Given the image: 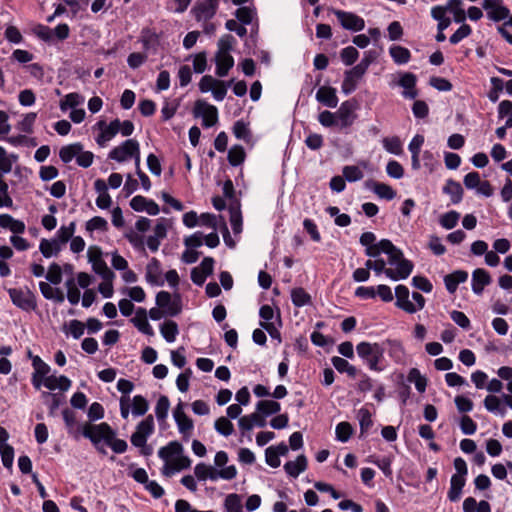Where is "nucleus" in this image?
<instances>
[{
    "label": "nucleus",
    "mask_w": 512,
    "mask_h": 512,
    "mask_svg": "<svg viewBox=\"0 0 512 512\" xmlns=\"http://www.w3.org/2000/svg\"><path fill=\"white\" fill-rule=\"evenodd\" d=\"M443 192L450 196L453 204L461 202L463 197V188L459 182L449 179L443 187Z\"/></svg>",
    "instance_id": "cd10ccee"
},
{
    "label": "nucleus",
    "mask_w": 512,
    "mask_h": 512,
    "mask_svg": "<svg viewBox=\"0 0 512 512\" xmlns=\"http://www.w3.org/2000/svg\"><path fill=\"white\" fill-rule=\"evenodd\" d=\"M0 455L3 466L11 469L14 461V448L11 445L1 446Z\"/></svg>",
    "instance_id": "680f3d73"
},
{
    "label": "nucleus",
    "mask_w": 512,
    "mask_h": 512,
    "mask_svg": "<svg viewBox=\"0 0 512 512\" xmlns=\"http://www.w3.org/2000/svg\"><path fill=\"white\" fill-rule=\"evenodd\" d=\"M376 56L374 52L368 51L364 53L362 60L355 66L354 74H365L369 66L373 63Z\"/></svg>",
    "instance_id": "6e6d98bb"
},
{
    "label": "nucleus",
    "mask_w": 512,
    "mask_h": 512,
    "mask_svg": "<svg viewBox=\"0 0 512 512\" xmlns=\"http://www.w3.org/2000/svg\"><path fill=\"white\" fill-rule=\"evenodd\" d=\"M492 281L490 274L482 268H477L472 273V291L481 295L485 286L489 285Z\"/></svg>",
    "instance_id": "f3484780"
},
{
    "label": "nucleus",
    "mask_w": 512,
    "mask_h": 512,
    "mask_svg": "<svg viewBox=\"0 0 512 512\" xmlns=\"http://www.w3.org/2000/svg\"><path fill=\"white\" fill-rule=\"evenodd\" d=\"M75 222H71L68 226H62L57 231V240L62 244L67 243L70 239H72L73 234L75 232Z\"/></svg>",
    "instance_id": "5fc2aeb1"
},
{
    "label": "nucleus",
    "mask_w": 512,
    "mask_h": 512,
    "mask_svg": "<svg viewBox=\"0 0 512 512\" xmlns=\"http://www.w3.org/2000/svg\"><path fill=\"white\" fill-rule=\"evenodd\" d=\"M173 416L175 422L177 424L179 432L183 435L185 439H187L191 431L194 428V424L191 418H189L184 412V403L179 402L177 406L174 408Z\"/></svg>",
    "instance_id": "9d476101"
},
{
    "label": "nucleus",
    "mask_w": 512,
    "mask_h": 512,
    "mask_svg": "<svg viewBox=\"0 0 512 512\" xmlns=\"http://www.w3.org/2000/svg\"><path fill=\"white\" fill-rule=\"evenodd\" d=\"M358 56H359V52L353 46H348V47L342 49L341 53H340L342 62L347 66L354 64L356 62V60L358 59Z\"/></svg>",
    "instance_id": "13d9d810"
},
{
    "label": "nucleus",
    "mask_w": 512,
    "mask_h": 512,
    "mask_svg": "<svg viewBox=\"0 0 512 512\" xmlns=\"http://www.w3.org/2000/svg\"><path fill=\"white\" fill-rule=\"evenodd\" d=\"M135 432L148 438L154 432V418L148 415L144 420L138 423Z\"/></svg>",
    "instance_id": "603ef678"
},
{
    "label": "nucleus",
    "mask_w": 512,
    "mask_h": 512,
    "mask_svg": "<svg viewBox=\"0 0 512 512\" xmlns=\"http://www.w3.org/2000/svg\"><path fill=\"white\" fill-rule=\"evenodd\" d=\"M215 430L225 436L228 437L234 432V426L231 421L226 417L218 418L214 423Z\"/></svg>",
    "instance_id": "49530a36"
},
{
    "label": "nucleus",
    "mask_w": 512,
    "mask_h": 512,
    "mask_svg": "<svg viewBox=\"0 0 512 512\" xmlns=\"http://www.w3.org/2000/svg\"><path fill=\"white\" fill-rule=\"evenodd\" d=\"M342 172L343 177L349 182H356L363 178V172L355 165L345 166Z\"/></svg>",
    "instance_id": "052dcab7"
},
{
    "label": "nucleus",
    "mask_w": 512,
    "mask_h": 512,
    "mask_svg": "<svg viewBox=\"0 0 512 512\" xmlns=\"http://www.w3.org/2000/svg\"><path fill=\"white\" fill-rule=\"evenodd\" d=\"M63 420L69 434H74L76 431L81 432L82 427L77 424L76 413L68 408L62 411Z\"/></svg>",
    "instance_id": "e433bc0d"
},
{
    "label": "nucleus",
    "mask_w": 512,
    "mask_h": 512,
    "mask_svg": "<svg viewBox=\"0 0 512 512\" xmlns=\"http://www.w3.org/2000/svg\"><path fill=\"white\" fill-rule=\"evenodd\" d=\"M459 218L460 214L452 210L441 216L440 224L445 229H452L457 225Z\"/></svg>",
    "instance_id": "4d7b16f0"
},
{
    "label": "nucleus",
    "mask_w": 512,
    "mask_h": 512,
    "mask_svg": "<svg viewBox=\"0 0 512 512\" xmlns=\"http://www.w3.org/2000/svg\"><path fill=\"white\" fill-rule=\"evenodd\" d=\"M216 74L225 77L234 65V59L229 53L216 54Z\"/></svg>",
    "instance_id": "b1692460"
},
{
    "label": "nucleus",
    "mask_w": 512,
    "mask_h": 512,
    "mask_svg": "<svg viewBox=\"0 0 512 512\" xmlns=\"http://www.w3.org/2000/svg\"><path fill=\"white\" fill-rule=\"evenodd\" d=\"M370 188L379 198L392 200L396 197V191L388 184L382 182H372Z\"/></svg>",
    "instance_id": "2f4dec72"
},
{
    "label": "nucleus",
    "mask_w": 512,
    "mask_h": 512,
    "mask_svg": "<svg viewBox=\"0 0 512 512\" xmlns=\"http://www.w3.org/2000/svg\"><path fill=\"white\" fill-rule=\"evenodd\" d=\"M39 250L45 258H50L58 255L61 251V246L57 239H42L40 241Z\"/></svg>",
    "instance_id": "c85d7f7f"
},
{
    "label": "nucleus",
    "mask_w": 512,
    "mask_h": 512,
    "mask_svg": "<svg viewBox=\"0 0 512 512\" xmlns=\"http://www.w3.org/2000/svg\"><path fill=\"white\" fill-rule=\"evenodd\" d=\"M291 300L294 306L303 307L311 303V296L301 287L291 291Z\"/></svg>",
    "instance_id": "58836bf2"
},
{
    "label": "nucleus",
    "mask_w": 512,
    "mask_h": 512,
    "mask_svg": "<svg viewBox=\"0 0 512 512\" xmlns=\"http://www.w3.org/2000/svg\"><path fill=\"white\" fill-rule=\"evenodd\" d=\"M380 254L384 253L388 256V263L390 265H396L400 267L404 261H409L404 258V254L401 249L397 248L389 239H382L379 241Z\"/></svg>",
    "instance_id": "9b49d317"
},
{
    "label": "nucleus",
    "mask_w": 512,
    "mask_h": 512,
    "mask_svg": "<svg viewBox=\"0 0 512 512\" xmlns=\"http://www.w3.org/2000/svg\"><path fill=\"white\" fill-rule=\"evenodd\" d=\"M386 172L391 178L394 179H401L404 175V169L402 165L395 160H390L387 163Z\"/></svg>",
    "instance_id": "69168bd1"
},
{
    "label": "nucleus",
    "mask_w": 512,
    "mask_h": 512,
    "mask_svg": "<svg viewBox=\"0 0 512 512\" xmlns=\"http://www.w3.org/2000/svg\"><path fill=\"white\" fill-rule=\"evenodd\" d=\"M358 420L360 425V435L366 433L373 425L372 416L368 409L361 408L358 411Z\"/></svg>",
    "instance_id": "a18cd8bd"
},
{
    "label": "nucleus",
    "mask_w": 512,
    "mask_h": 512,
    "mask_svg": "<svg viewBox=\"0 0 512 512\" xmlns=\"http://www.w3.org/2000/svg\"><path fill=\"white\" fill-rule=\"evenodd\" d=\"M67 287V298L70 304L76 305L80 300V291L76 287L75 281L73 278H70L66 281Z\"/></svg>",
    "instance_id": "0e129e2a"
},
{
    "label": "nucleus",
    "mask_w": 512,
    "mask_h": 512,
    "mask_svg": "<svg viewBox=\"0 0 512 512\" xmlns=\"http://www.w3.org/2000/svg\"><path fill=\"white\" fill-rule=\"evenodd\" d=\"M354 110L355 105L353 101L346 100L341 103L340 107L335 112L341 128L350 127L354 123L356 119V114H354Z\"/></svg>",
    "instance_id": "f8f14e48"
},
{
    "label": "nucleus",
    "mask_w": 512,
    "mask_h": 512,
    "mask_svg": "<svg viewBox=\"0 0 512 512\" xmlns=\"http://www.w3.org/2000/svg\"><path fill=\"white\" fill-rule=\"evenodd\" d=\"M140 41L142 42L143 49L145 51H149L151 49L156 51L157 46L159 45L158 35L149 28L142 29Z\"/></svg>",
    "instance_id": "c756f323"
},
{
    "label": "nucleus",
    "mask_w": 512,
    "mask_h": 512,
    "mask_svg": "<svg viewBox=\"0 0 512 512\" xmlns=\"http://www.w3.org/2000/svg\"><path fill=\"white\" fill-rule=\"evenodd\" d=\"M140 151L139 142L135 139H127L121 145L113 148L109 152V159L117 162H125L129 158H133Z\"/></svg>",
    "instance_id": "0eeeda50"
},
{
    "label": "nucleus",
    "mask_w": 512,
    "mask_h": 512,
    "mask_svg": "<svg viewBox=\"0 0 512 512\" xmlns=\"http://www.w3.org/2000/svg\"><path fill=\"white\" fill-rule=\"evenodd\" d=\"M46 279L54 285H58L62 281V269L57 263H52L49 266L48 272L46 274Z\"/></svg>",
    "instance_id": "e2e57ef3"
},
{
    "label": "nucleus",
    "mask_w": 512,
    "mask_h": 512,
    "mask_svg": "<svg viewBox=\"0 0 512 512\" xmlns=\"http://www.w3.org/2000/svg\"><path fill=\"white\" fill-rule=\"evenodd\" d=\"M92 268L95 273L100 275L105 281H111L114 277V273L110 270L106 264V262L102 260H97L92 264Z\"/></svg>",
    "instance_id": "3c124183"
},
{
    "label": "nucleus",
    "mask_w": 512,
    "mask_h": 512,
    "mask_svg": "<svg viewBox=\"0 0 512 512\" xmlns=\"http://www.w3.org/2000/svg\"><path fill=\"white\" fill-rule=\"evenodd\" d=\"M256 409L265 417L278 413L281 410V405L273 400H261L257 403Z\"/></svg>",
    "instance_id": "4c0bfd02"
},
{
    "label": "nucleus",
    "mask_w": 512,
    "mask_h": 512,
    "mask_svg": "<svg viewBox=\"0 0 512 512\" xmlns=\"http://www.w3.org/2000/svg\"><path fill=\"white\" fill-rule=\"evenodd\" d=\"M224 505L227 512H243L241 498L238 494L227 495Z\"/></svg>",
    "instance_id": "864d4df0"
},
{
    "label": "nucleus",
    "mask_w": 512,
    "mask_h": 512,
    "mask_svg": "<svg viewBox=\"0 0 512 512\" xmlns=\"http://www.w3.org/2000/svg\"><path fill=\"white\" fill-rule=\"evenodd\" d=\"M376 236L373 232H364L361 234L359 242L362 246L366 247L365 254L368 257L376 258L380 255L379 242L374 243Z\"/></svg>",
    "instance_id": "aec40b11"
},
{
    "label": "nucleus",
    "mask_w": 512,
    "mask_h": 512,
    "mask_svg": "<svg viewBox=\"0 0 512 512\" xmlns=\"http://www.w3.org/2000/svg\"><path fill=\"white\" fill-rule=\"evenodd\" d=\"M183 453V446L178 441H171L166 446L161 447L158 456L165 462H169L171 458L177 457Z\"/></svg>",
    "instance_id": "393cba45"
},
{
    "label": "nucleus",
    "mask_w": 512,
    "mask_h": 512,
    "mask_svg": "<svg viewBox=\"0 0 512 512\" xmlns=\"http://www.w3.org/2000/svg\"><path fill=\"white\" fill-rule=\"evenodd\" d=\"M389 53L393 61L399 65L408 63L411 58L410 51L407 48L399 45L391 46Z\"/></svg>",
    "instance_id": "473e14b6"
},
{
    "label": "nucleus",
    "mask_w": 512,
    "mask_h": 512,
    "mask_svg": "<svg viewBox=\"0 0 512 512\" xmlns=\"http://www.w3.org/2000/svg\"><path fill=\"white\" fill-rule=\"evenodd\" d=\"M460 428L463 434L473 435L477 430V424L471 417L464 415L460 420Z\"/></svg>",
    "instance_id": "774afa93"
},
{
    "label": "nucleus",
    "mask_w": 512,
    "mask_h": 512,
    "mask_svg": "<svg viewBox=\"0 0 512 512\" xmlns=\"http://www.w3.org/2000/svg\"><path fill=\"white\" fill-rule=\"evenodd\" d=\"M416 82L417 77L413 73L407 72L401 76L399 85L404 88L402 93L404 98L415 99L418 96V91L416 90Z\"/></svg>",
    "instance_id": "a211bd4d"
},
{
    "label": "nucleus",
    "mask_w": 512,
    "mask_h": 512,
    "mask_svg": "<svg viewBox=\"0 0 512 512\" xmlns=\"http://www.w3.org/2000/svg\"><path fill=\"white\" fill-rule=\"evenodd\" d=\"M482 7L487 12V17L494 22L509 17L510 10L504 5L503 0H483Z\"/></svg>",
    "instance_id": "1a4fd4ad"
},
{
    "label": "nucleus",
    "mask_w": 512,
    "mask_h": 512,
    "mask_svg": "<svg viewBox=\"0 0 512 512\" xmlns=\"http://www.w3.org/2000/svg\"><path fill=\"white\" fill-rule=\"evenodd\" d=\"M373 264V271L377 275L384 273L392 281L407 279L414 269L412 261L402 262L400 267H396L395 270L386 268V262L382 258L374 260Z\"/></svg>",
    "instance_id": "f03ea898"
},
{
    "label": "nucleus",
    "mask_w": 512,
    "mask_h": 512,
    "mask_svg": "<svg viewBox=\"0 0 512 512\" xmlns=\"http://www.w3.org/2000/svg\"><path fill=\"white\" fill-rule=\"evenodd\" d=\"M408 381L415 384L418 392L423 393L426 390L427 379L421 375L417 368H412L408 373Z\"/></svg>",
    "instance_id": "79ce46f5"
},
{
    "label": "nucleus",
    "mask_w": 512,
    "mask_h": 512,
    "mask_svg": "<svg viewBox=\"0 0 512 512\" xmlns=\"http://www.w3.org/2000/svg\"><path fill=\"white\" fill-rule=\"evenodd\" d=\"M466 478L452 475L450 479V488L447 494L451 502H457L462 495V489L465 486Z\"/></svg>",
    "instance_id": "bb28decb"
},
{
    "label": "nucleus",
    "mask_w": 512,
    "mask_h": 512,
    "mask_svg": "<svg viewBox=\"0 0 512 512\" xmlns=\"http://www.w3.org/2000/svg\"><path fill=\"white\" fill-rule=\"evenodd\" d=\"M97 125L102 128L105 127L104 130L98 135L96 141L102 146L105 142L111 140L120 130V120L114 119L107 126L104 121H99Z\"/></svg>",
    "instance_id": "6ab92c4d"
},
{
    "label": "nucleus",
    "mask_w": 512,
    "mask_h": 512,
    "mask_svg": "<svg viewBox=\"0 0 512 512\" xmlns=\"http://www.w3.org/2000/svg\"><path fill=\"white\" fill-rule=\"evenodd\" d=\"M331 362L338 372H346L350 377H355L357 375L356 367L351 365L346 359L339 356H334L331 359Z\"/></svg>",
    "instance_id": "f704fd0d"
},
{
    "label": "nucleus",
    "mask_w": 512,
    "mask_h": 512,
    "mask_svg": "<svg viewBox=\"0 0 512 512\" xmlns=\"http://www.w3.org/2000/svg\"><path fill=\"white\" fill-rule=\"evenodd\" d=\"M156 305L165 310V314L170 317L177 316L182 311L180 294L172 295L167 291H160L156 295Z\"/></svg>",
    "instance_id": "39448f33"
},
{
    "label": "nucleus",
    "mask_w": 512,
    "mask_h": 512,
    "mask_svg": "<svg viewBox=\"0 0 512 512\" xmlns=\"http://www.w3.org/2000/svg\"><path fill=\"white\" fill-rule=\"evenodd\" d=\"M306 468L307 458L303 454L299 455L295 461H288L284 465L286 473L293 478H297Z\"/></svg>",
    "instance_id": "5701e85b"
},
{
    "label": "nucleus",
    "mask_w": 512,
    "mask_h": 512,
    "mask_svg": "<svg viewBox=\"0 0 512 512\" xmlns=\"http://www.w3.org/2000/svg\"><path fill=\"white\" fill-rule=\"evenodd\" d=\"M356 351L358 356L367 363L370 370L382 371V368L379 367V362L384 355L382 345L363 341L356 346Z\"/></svg>",
    "instance_id": "f257e3e1"
},
{
    "label": "nucleus",
    "mask_w": 512,
    "mask_h": 512,
    "mask_svg": "<svg viewBox=\"0 0 512 512\" xmlns=\"http://www.w3.org/2000/svg\"><path fill=\"white\" fill-rule=\"evenodd\" d=\"M396 302L395 306L406 313L414 314L417 312L416 306L409 300V289L405 285H398L395 288Z\"/></svg>",
    "instance_id": "4468645a"
},
{
    "label": "nucleus",
    "mask_w": 512,
    "mask_h": 512,
    "mask_svg": "<svg viewBox=\"0 0 512 512\" xmlns=\"http://www.w3.org/2000/svg\"><path fill=\"white\" fill-rule=\"evenodd\" d=\"M384 149L394 155H400L403 152L402 143L399 137H385L382 140Z\"/></svg>",
    "instance_id": "a19ab883"
},
{
    "label": "nucleus",
    "mask_w": 512,
    "mask_h": 512,
    "mask_svg": "<svg viewBox=\"0 0 512 512\" xmlns=\"http://www.w3.org/2000/svg\"><path fill=\"white\" fill-rule=\"evenodd\" d=\"M219 0H204L197 2L193 8V12L198 21L210 20L216 14Z\"/></svg>",
    "instance_id": "ddd939ff"
},
{
    "label": "nucleus",
    "mask_w": 512,
    "mask_h": 512,
    "mask_svg": "<svg viewBox=\"0 0 512 512\" xmlns=\"http://www.w3.org/2000/svg\"><path fill=\"white\" fill-rule=\"evenodd\" d=\"M412 285L423 291L424 293H430L433 290V285L430 280L424 276H414L412 278Z\"/></svg>",
    "instance_id": "338daca9"
},
{
    "label": "nucleus",
    "mask_w": 512,
    "mask_h": 512,
    "mask_svg": "<svg viewBox=\"0 0 512 512\" xmlns=\"http://www.w3.org/2000/svg\"><path fill=\"white\" fill-rule=\"evenodd\" d=\"M160 332L167 342L172 343L179 333L178 324L173 320L165 321L160 326Z\"/></svg>",
    "instance_id": "72a5a7b5"
},
{
    "label": "nucleus",
    "mask_w": 512,
    "mask_h": 512,
    "mask_svg": "<svg viewBox=\"0 0 512 512\" xmlns=\"http://www.w3.org/2000/svg\"><path fill=\"white\" fill-rule=\"evenodd\" d=\"M81 433L85 438L89 439L94 446H97L102 440L107 444L108 440L116 436L115 430L106 422L100 424H85L82 426Z\"/></svg>",
    "instance_id": "7ed1b4c3"
},
{
    "label": "nucleus",
    "mask_w": 512,
    "mask_h": 512,
    "mask_svg": "<svg viewBox=\"0 0 512 512\" xmlns=\"http://www.w3.org/2000/svg\"><path fill=\"white\" fill-rule=\"evenodd\" d=\"M83 101V98L78 93H69L67 94L64 99L60 101V109L62 111H66L68 108L74 109L77 107L81 102Z\"/></svg>",
    "instance_id": "09e8293b"
},
{
    "label": "nucleus",
    "mask_w": 512,
    "mask_h": 512,
    "mask_svg": "<svg viewBox=\"0 0 512 512\" xmlns=\"http://www.w3.org/2000/svg\"><path fill=\"white\" fill-rule=\"evenodd\" d=\"M83 149V145L79 142L63 146L59 151V157L63 163H69Z\"/></svg>",
    "instance_id": "7c9ffc66"
},
{
    "label": "nucleus",
    "mask_w": 512,
    "mask_h": 512,
    "mask_svg": "<svg viewBox=\"0 0 512 512\" xmlns=\"http://www.w3.org/2000/svg\"><path fill=\"white\" fill-rule=\"evenodd\" d=\"M316 100L329 108H336L339 101L336 89L331 86H321L317 90Z\"/></svg>",
    "instance_id": "2eb2a0df"
},
{
    "label": "nucleus",
    "mask_w": 512,
    "mask_h": 512,
    "mask_svg": "<svg viewBox=\"0 0 512 512\" xmlns=\"http://www.w3.org/2000/svg\"><path fill=\"white\" fill-rule=\"evenodd\" d=\"M170 401L167 396L162 395L157 400L155 406V415L158 421H164L168 415Z\"/></svg>",
    "instance_id": "37998d69"
},
{
    "label": "nucleus",
    "mask_w": 512,
    "mask_h": 512,
    "mask_svg": "<svg viewBox=\"0 0 512 512\" xmlns=\"http://www.w3.org/2000/svg\"><path fill=\"white\" fill-rule=\"evenodd\" d=\"M246 153L241 145H233L227 155L228 162L231 166H239L245 160Z\"/></svg>",
    "instance_id": "c9c22d12"
},
{
    "label": "nucleus",
    "mask_w": 512,
    "mask_h": 512,
    "mask_svg": "<svg viewBox=\"0 0 512 512\" xmlns=\"http://www.w3.org/2000/svg\"><path fill=\"white\" fill-rule=\"evenodd\" d=\"M334 15L340 22L341 26L353 32L362 31L365 27V21L360 16L343 10H333Z\"/></svg>",
    "instance_id": "6e6552de"
},
{
    "label": "nucleus",
    "mask_w": 512,
    "mask_h": 512,
    "mask_svg": "<svg viewBox=\"0 0 512 512\" xmlns=\"http://www.w3.org/2000/svg\"><path fill=\"white\" fill-rule=\"evenodd\" d=\"M472 33L468 24L463 23L449 38L451 44L456 45Z\"/></svg>",
    "instance_id": "bf43d9fd"
},
{
    "label": "nucleus",
    "mask_w": 512,
    "mask_h": 512,
    "mask_svg": "<svg viewBox=\"0 0 512 512\" xmlns=\"http://www.w3.org/2000/svg\"><path fill=\"white\" fill-rule=\"evenodd\" d=\"M468 278V273L464 270H456L444 277V283L449 293H454L460 283H464Z\"/></svg>",
    "instance_id": "4be33fe9"
},
{
    "label": "nucleus",
    "mask_w": 512,
    "mask_h": 512,
    "mask_svg": "<svg viewBox=\"0 0 512 512\" xmlns=\"http://www.w3.org/2000/svg\"><path fill=\"white\" fill-rule=\"evenodd\" d=\"M484 406L489 412H492V413L498 412L502 416H504V414L506 412L505 408L501 406L500 399L494 395H488L485 397Z\"/></svg>",
    "instance_id": "8fccbe9b"
},
{
    "label": "nucleus",
    "mask_w": 512,
    "mask_h": 512,
    "mask_svg": "<svg viewBox=\"0 0 512 512\" xmlns=\"http://www.w3.org/2000/svg\"><path fill=\"white\" fill-rule=\"evenodd\" d=\"M149 409V403L142 395H135L132 399V414L134 416H143Z\"/></svg>",
    "instance_id": "ea45409f"
},
{
    "label": "nucleus",
    "mask_w": 512,
    "mask_h": 512,
    "mask_svg": "<svg viewBox=\"0 0 512 512\" xmlns=\"http://www.w3.org/2000/svg\"><path fill=\"white\" fill-rule=\"evenodd\" d=\"M131 322L134 326L143 334L148 336H153L154 331L147 319V310L145 308L139 307L136 310V315L131 319Z\"/></svg>",
    "instance_id": "412c9836"
},
{
    "label": "nucleus",
    "mask_w": 512,
    "mask_h": 512,
    "mask_svg": "<svg viewBox=\"0 0 512 512\" xmlns=\"http://www.w3.org/2000/svg\"><path fill=\"white\" fill-rule=\"evenodd\" d=\"M385 344L388 345L389 355L396 361L401 362L404 357V348L398 340H386Z\"/></svg>",
    "instance_id": "c03bdc74"
},
{
    "label": "nucleus",
    "mask_w": 512,
    "mask_h": 512,
    "mask_svg": "<svg viewBox=\"0 0 512 512\" xmlns=\"http://www.w3.org/2000/svg\"><path fill=\"white\" fill-rule=\"evenodd\" d=\"M355 71V66L350 69V70H347L345 72V75H344V80L342 82V92L345 94V95H349L351 94L352 92H354L357 88V83L358 81L364 76V74H354Z\"/></svg>",
    "instance_id": "a878e982"
},
{
    "label": "nucleus",
    "mask_w": 512,
    "mask_h": 512,
    "mask_svg": "<svg viewBox=\"0 0 512 512\" xmlns=\"http://www.w3.org/2000/svg\"><path fill=\"white\" fill-rule=\"evenodd\" d=\"M161 264L158 259L152 258L146 267L145 278L148 283L155 286H163Z\"/></svg>",
    "instance_id": "dca6fc26"
},
{
    "label": "nucleus",
    "mask_w": 512,
    "mask_h": 512,
    "mask_svg": "<svg viewBox=\"0 0 512 512\" xmlns=\"http://www.w3.org/2000/svg\"><path fill=\"white\" fill-rule=\"evenodd\" d=\"M335 433L337 440L345 443L350 439L353 433V428L349 422H340L336 426Z\"/></svg>",
    "instance_id": "de8ad7c7"
},
{
    "label": "nucleus",
    "mask_w": 512,
    "mask_h": 512,
    "mask_svg": "<svg viewBox=\"0 0 512 512\" xmlns=\"http://www.w3.org/2000/svg\"><path fill=\"white\" fill-rule=\"evenodd\" d=\"M12 303L23 311L35 310L37 307L35 294L30 289L9 288L7 290Z\"/></svg>",
    "instance_id": "20e7f679"
},
{
    "label": "nucleus",
    "mask_w": 512,
    "mask_h": 512,
    "mask_svg": "<svg viewBox=\"0 0 512 512\" xmlns=\"http://www.w3.org/2000/svg\"><path fill=\"white\" fill-rule=\"evenodd\" d=\"M193 115L195 118L201 117L204 127H212L218 121V110L215 106L208 104L204 100H197L194 104Z\"/></svg>",
    "instance_id": "423d86ee"
}]
</instances>
